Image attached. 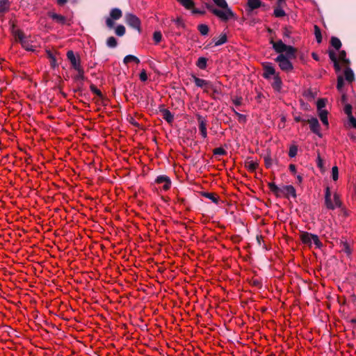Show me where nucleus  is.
<instances>
[{
    "instance_id": "obj_25",
    "label": "nucleus",
    "mask_w": 356,
    "mask_h": 356,
    "mask_svg": "<svg viewBox=\"0 0 356 356\" xmlns=\"http://www.w3.org/2000/svg\"><path fill=\"white\" fill-rule=\"evenodd\" d=\"M248 5L251 10L259 8L261 5L260 0H248Z\"/></svg>"
},
{
    "instance_id": "obj_16",
    "label": "nucleus",
    "mask_w": 356,
    "mask_h": 356,
    "mask_svg": "<svg viewBox=\"0 0 356 356\" xmlns=\"http://www.w3.org/2000/svg\"><path fill=\"white\" fill-rule=\"evenodd\" d=\"M282 80L278 74L273 76V81L272 82V87L275 90L280 91L282 88Z\"/></svg>"
},
{
    "instance_id": "obj_36",
    "label": "nucleus",
    "mask_w": 356,
    "mask_h": 356,
    "mask_svg": "<svg viewBox=\"0 0 356 356\" xmlns=\"http://www.w3.org/2000/svg\"><path fill=\"white\" fill-rule=\"evenodd\" d=\"M274 15L277 17H282L285 16V12L280 6L277 7L274 10Z\"/></svg>"
},
{
    "instance_id": "obj_44",
    "label": "nucleus",
    "mask_w": 356,
    "mask_h": 356,
    "mask_svg": "<svg viewBox=\"0 0 356 356\" xmlns=\"http://www.w3.org/2000/svg\"><path fill=\"white\" fill-rule=\"evenodd\" d=\"M47 54H48V57L51 60V65L53 67H55L56 65H57L56 64V59L55 56H54V54L50 51H47Z\"/></svg>"
},
{
    "instance_id": "obj_15",
    "label": "nucleus",
    "mask_w": 356,
    "mask_h": 356,
    "mask_svg": "<svg viewBox=\"0 0 356 356\" xmlns=\"http://www.w3.org/2000/svg\"><path fill=\"white\" fill-rule=\"evenodd\" d=\"M49 16L60 24H65L66 23V18L61 15L50 12L49 13Z\"/></svg>"
},
{
    "instance_id": "obj_51",
    "label": "nucleus",
    "mask_w": 356,
    "mask_h": 356,
    "mask_svg": "<svg viewBox=\"0 0 356 356\" xmlns=\"http://www.w3.org/2000/svg\"><path fill=\"white\" fill-rule=\"evenodd\" d=\"M268 186L270 191L275 193H277L279 191V188L275 183H269Z\"/></svg>"
},
{
    "instance_id": "obj_2",
    "label": "nucleus",
    "mask_w": 356,
    "mask_h": 356,
    "mask_svg": "<svg viewBox=\"0 0 356 356\" xmlns=\"http://www.w3.org/2000/svg\"><path fill=\"white\" fill-rule=\"evenodd\" d=\"M273 47L275 51L280 54L282 53L285 52L286 56L289 58H295L296 50L291 46H289L285 44L282 40H278L277 42H272Z\"/></svg>"
},
{
    "instance_id": "obj_54",
    "label": "nucleus",
    "mask_w": 356,
    "mask_h": 356,
    "mask_svg": "<svg viewBox=\"0 0 356 356\" xmlns=\"http://www.w3.org/2000/svg\"><path fill=\"white\" fill-rule=\"evenodd\" d=\"M342 244H343V248H342L343 251H344L348 254H350L351 250H350V248L349 245L348 244V243L347 242H343Z\"/></svg>"
},
{
    "instance_id": "obj_11",
    "label": "nucleus",
    "mask_w": 356,
    "mask_h": 356,
    "mask_svg": "<svg viewBox=\"0 0 356 356\" xmlns=\"http://www.w3.org/2000/svg\"><path fill=\"white\" fill-rule=\"evenodd\" d=\"M263 69H264V73L263 76L266 79H269L272 76H275V70L270 63H263Z\"/></svg>"
},
{
    "instance_id": "obj_22",
    "label": "nucleus",
    "mask_w": 356,
    "mask_h": 356,
    "mask_svg": "<svg viewBox=\"0 0 356 356\" xmlns=\"http://www.w3.org/2000/svg\"><path fill=\"white\" fill-rule=\"evenodd\" d=\"M344 76L346 80L348 82H352L355 79L354 73L353 70L349 67L346 68L344 71Z\"/></svg>"
},
{
    "instance_id": "obj_1",
    "label": "nucleus",
    "mask_w": 356,
    "mask_h": 356,
    "mask_svg": "<svg viewBox=\"0 0 356 356\" xmlns=\"http://www.w3.org/2000/svg\"><path fill=\"white\" fill-rule=\"evenodd\" d=\"M325 204L326 208L330 210L341 206L339 195L337 192L332 193L328 186L326 187L325 192Z\"/></svg>"
},
{
    "instance_id": "obj_18",
    "label": "nucleus",
    "mask_w": 356,
    "mask_h": 356,
    "mask_svg": "<svg viewBox=\"0 0 356 356\" xmlns=\"http://www.w3.org/2000/svg\"><path fill=\"white\" fill-rule=\"evenodd\" d=\"M227 41V35L225 33L221 34L218 38H214L213 39V42H214L215 46H220Z\"/></svg>"
},
{
    "instance_id": "obj_13",
    "label": "nucleus",
    "mask_w": 356,
    "mask_h": 356,
    "mask_svg": "<svg viewBox=\"0 0 356 356\" xmlns=\"http://www.w3.org/2000/svg\"><path fill=\"white\" fill-rule=\"evenodd\" d=\"M197 121L201 136L202 138H206L207 137V121L205 118L201 115L197 116Z\"/></svg>"
},
{
    "instance_id": "obj_14",
    "label": "nucleus",
    "mask_w": 356,
    "mask_h": 356,
    "mask_svg": "<svg viewBox=\"0 0 356 356\" xmlns=\"http://www.w3.org/2000/svg\"><path fill=\"white\" fill-rule=\"evenodd\" d=\"M162 118L168 123H171L174 120V115L172 113L166 108H162L160 110Z\"/></svg>"
},
{
    "instance_id": "obj_53",
    "label": "nucleus",
    "mask_w": 356,
    "mask_h": 356,
    "mask_svg": "<svg viewBox=\"0 0 356 356\" xmlns=\"http://www.w3.org/2000/svg\"><path fill=\"white\" fill-rule=\"evenodd\" d=\"M139 78H140V81H143V82H145L147 80L148 77H147L146 71L145 70H143L141 71V72L139 74Z\"/></svg>"
},
{
    "instance_id": "obj_17",
    "label": "nucleus",
    "mask_w": 356,
    "mask_h": 356,
    "mask_svg": "<svg viewBox=\"0 0 356 356\" xmlns=\"http://www.w3.org/2000/svg\"><path fill=\"white\" fill-rule=\"evenodd\" d=\"M329 57L330 60L334 63V67L337 72H339L341 70V67L337 61V58L336 56L335 52L333 51H329Z\"/></svg>"
},
{
    "instance_id": "obj_60",
    "label": "nucleus",
    "mask_w": 356,
    "mask_h": 356,
    "mask_svg": "<svg viewBox=\"0 0 356 356\" xmlns=\"http://www.w3.org/2000/svg\"><path fill=\"white\" fill-rule=\"evenodd\" d=\"M67 1V0H57V3L60 6L64 5Z\"/></svg>"
},
{
    "instance_id": "obj_8",
    "label": "nucleus",
    "mask_w": 356,
    "mask_h": 356,
    "mask_svg": "<svg viewBox=\"0 0 356 356\" xmlns=\"http://www.w3.org/2000/svg\"><path fill=\"white\" fill-rule=\"evenodd\" d=\"M307 123L309 124L310 130L319 137H322V134L320 129V124L316 118H311L307 120Z\"/></svg>"
},
{
    "instance_id": "obj_43",
    "label": "nucleus",
    "mask_w": 356,
    "mask_h": 356,
    "mask_svg": "<svg viewBox=\"0 0 356 356\" xmlns=\"http://www.w3.org/2000/svg\"><path fill=\"white\" fill-rule=\"evenodd\" d=\"M90 89L94 94L97 95L99 97H102V92L95 85H90Z\"/></svg>"
},
{
    "instance_id": "obj_49",
    "label": "nucleus",
    "mask_w": 356,
    "mask_h": 356,
    "mask_svg": "<svg viewBox=\"0 0 356 356\" xmlns=\"http://www.w3.org/2000/svg\"><path fill=\"white\" fill-rule=\"evenodd\" d=\"M344 113L350 116L352 115V106L350 104H346L343 108Z\"/></svg>"
},
{
    "instance_id": "obj_26",
    "label": "nucleus",
    "mask_w": 356,
    "mask_h": 356,
    "mask_svg": "<svg viewBox=\"0 0 356 356\" xmlns=\"http://www.w3.org/2000/svg\"><path fill=\"white\" fill-rule=\"evenodd\" d=\"M75 70L77 72V74L75 75L74 79L76 81H83L85 79L83 68L81 67Z\"/></svg>"
},
{
    "instance_id": "obj_6",
    "label": "nucleus",
    "mask_w": 356,
    "mask_h": 356,
    "mask_svg": "<svg viewBox=\"0 0 356 356\" xmlns=\"http://www.w3.org/2000/svg\"><path fill=\"white\" fill-rule=\"evenodd\" d=\"M122 16V11L119 8H113L110 12V17L106 19V24L109 29L114 26V20H118Z\"/></svg>"
},
{
    "instance_id": "obj_10",
    "label": "nucleus",
    "mask_w": 356,
    "mask_h": 356,
    "mask_svg": "<svg viewBox=\"0 0 356 356\" xmlns=\"http://www.w3.org/2000/svg\"><path fill=\"white\" fill-rule=\"evenodd\" d=\"M194 82L195 84L200 88H203L205 92H209L210 90V88H213V84L207 80L194 76Z\"/></svg>"
},
{
    "instance_id": "obj_55",
    "label": "nucleus",
    "mask_w": 356,
    "mask_h": 356,
    "mask_svg": "<svg viewBox=\"0 0 356 356\" xmlns=\"http://www.w3.org/2000/svg\"><path fill=\"white\" fill-rule=\"evenodd\" d=\"M174 22L178 27L184 26V22L181 18L178 17L177 19L174 20Z\"/></svg>"
},
{
    "instance_id": "obj_7",
    "label": "nucleus",
    "mask_w": 356,
    "mask_h": 356,
    "mask_svg": "<svg viewBox=\"0 0 356 356\" xmlns=\"http://www.w3.org/2000/svg\"><path fill=\"white\" fill-rule=\"evenodd\" d=\"M126 22L132 28L137 29L138 31H140V19L134 15L127 14L126 15Z\"/></svg>"
},
{
    "instance_id": "obj_5",
    "label": "nucleus",
    "mask_w": 356,
    "mask_h": 356,
    "mask_svg": "<svg viewBox=\"0 0 356 356\" xmlns=\"http://www.w3.org/2000/svg\"><path fill=\"white\" fill-rule=\"evenodd\" d=\"M278 63L280 69L285 72H289L293 70V65L289 61L288 58L284 54H280L275 59Z\"/></svg>"
},
{
    "instance_id": "obj_35",
    "label": "nucleus",
    "mask_w": 356,
    "mask_h": 356,
    "mask_svg": "<svg viewBox=\"0 0 356 356\" xmlns=\"http://www.w3.org/2000/svg\"><path fill=\"white\" fill-rule=\"evenodd\" d=\"M125 31V27L123 25H118L115 30V34L118 36H123Z\"/></svg>"
},
{
    "instance_id": "obj_27",
    "label": "nucleus",
    "mask_w": 356,
    "mask_h": 356,
    "mask_svg": "<svg viewBox=\"0 0 356 356\" xmlns=\"http://www.w3.org/2000/svg\"><path fill=\"white\" fill-rule=\"evenodd\" d=\"M13 35L17 40H18L20 43L23 40H25L26 38L24 36V33L20 30H15L13 31Z\"/></svg>"
},
{
    "instance_id": "obj_39",
    "label": "nucleus",
    "mask_w": 356,
    "mask_h": 356,
    "mask_svg": "<svg viewBox=\"0 0 356 356\" xmlns=\"http://www.w3.org/2000/svg\"><path fill=\"white\" fill-rule=\"evenodd\" d=\"M153 39L156 44L159 43L162 40V34L160 31H155L153 34Z\"/></svg>"
},
{
    "instance_id": "obj_41",
    "label": "nucleus",
    "mask_w": 356,
    "mask_h": 356,
    "mask_svg": "<svg viewBox=\"0 0 356 356\" xmlns=\"http://www.w3.org/2000/svg\"><path fill=\"white\" fill-rule=\"evenodd\" d=\"M246 166L248 167V168L250 170L254 171L257 169L258 164H257V163H256L253 161H250L246 163Z\"/></svg>"
},
{
    "instance_id": "obj_50",
    "label": "nucleus",
    "mask_w": 356,
    "mask_h": 356,
    "mask_svg": "<svg viewBox=\"0 0 356 356\" xmlns=\"http://www.w3.org/2000/svg\"><path fill=\"white\" fill-rule=\"evenodd\" d=\"M243 99L241 97H235L232 99V102L236 106H241Z\"/></svg>"
},
{
    "instance_id": "obj_12",
    "label": "nucleus",
    "mask_w": 356,
    "mask_h": 356,
    "mask_svg": "<svg viewBox=\"0 0 356 356\" xmlns=\"http://www.w3.org/2000/svg\"><path fill=\"white\" fill-rule=\"evenodd\" d=\"M155 182L158 184H162V188L164 191H168L171 186V181L170 178L165 175L157 177Z\"/></svg>"
},
{
    "instance_id": "obj_21",
    "label": "nucleus",
    "mask_w": 356,
    "mask_h": 356,
    "mask_svg": "<svg viewBox=\"0 0 356 356\" xmlns=\"http://www.w3.org/2000/svg\"><path fill=\"white\" fill-rule=\"evenodd\" d=\"M283 191L286 195H291L293 197H296V190L293 186L289 185L283 188Z\"/></svg>"
},
{
    "instance_id": "obj_61",
    "label": "nucleus",
    "mask_w": 356,
    "mask_h": 356,
    "mask_svg": "<svg viewBox=\"0 0 356 356\" xmlns=\"http://www.w3.org/2000/svg\"><path fill=\"white\" fill-rule=\"evenodd\" d=\"M312 58H313L315 60H319V57H318V56L316 53H312Z\"/></svg>"
},
{
    "instance_id": "obj_46",
    "label": "nucleus",
    "mask_w": 356,
    "mask_h": 356,
    "mask_svg": "<svg viewBox=\"0 0 356 356\" xmlns=\"http://www.w3.org/2000/svg\"><path fill=\"white\" fill-rule=\"evenodd\" d=\"M213 1L220 8H227V6H228L225 0H213Z\"/></svg>"
},
{
    "instance_id": "obj_52",
    "label": "nucleus",
    "mask_w": 356,
    "mask_h": 356,
    "mask_svg": "<svg viewBox=\"0 0 356 356\" xmlns=\"http://www.w3.org/2000/svg\"><path fill=\"white\" fill-rule=\"evenodd\" d=\"M323 237H325V238L327 241H328L329 239H332V238H335L334 234L332 232H331L330 233H329L328 232H325L323 234Z\"/></svg>"
},
{
    "instance_id": "obj_48",
    "label": "nucleus",
    "mask_w": 356,
    "mask_h": 356,
    "mask_svg": "<svg viewBox=\"0 0 356 356\" xmlns=\"http://www.w3.org/2000/svg\"><path fill=\"white\" fill-rule=\"evenodd\" d=\"M234 114L238 117V120L239 122H245V120H246V117L245 115H243V114H241L239 113H238L237 111H235V109H232Z\"/></svg>"
},
{
    "instance_id": "obj_3",
    "label": "nucleus",
    "mask_w": 356,
    "mask_h": 356,
    "mask_svg": "<svg viewBox=\"0 0 356 356\" xmlns=\"http://www.w3.org/2000/svg\"><path fill=\"white\" fill-rule=\"evenodd\" d=\"M300 237L302 242L309 247L312 246V243L315 245L316 248H321L323 246L318 236L316 234L309 232H302Z\"/></svg>"
},
{
    "instance_id": "obj_56",
    "label": "nucleus",
    "mask_w": 356,
    "mask_h": 356,
    "mask_svg": "<svg viewBox=\"0 0 356 356\" xmlns=\"http://www.w3.org/2000/svg\"><path fill=\"white\" fill-rule=\"evenodd\" d=\"M350 122L352 124L354 128H356V118H354L352 115L350 116H348Z\"/></svg>"
},
{
    "instance_id": "obj_4",
    "label": "nucleus",
    "mask_w": 356,
    "mask_h": 356,
    "mask_svg": "<svg viewBox=\"0 0 356 356\" xmlns=\"http://www.w3.org/2000/svg\"><path fill=\"white\" fill-rule=\"evenodd\" d=\"M222 9H218L213 7L210 8L211 11L215 15L218 17L223 21L228 20L234 16L232 11L227 6V8H221Z\"/></svg>"
},
{
    "instance_id": "obj_23",
    "label": "nucleus",
    "mask_w": 356,
    "mask_h": 356,
    "mask_svg": "<svg viewBox=\"0 0 356 356\" xmlns=\"http://www.w3.org/2000/svg\"><path fill=\"white\" fill-rule=\"evenodd\" d=\"M177 1L187 10H191L194 6V2L192 0H177Z\"/></svg>"
},
{
    "instance_id": "obj_29",
    "label": "nucleus",
    "mask_w": 356,
    "mask_h": 356,
    "mask_svg": "<svg viewBox=\"0 0 356 356\" xmlns=\"http://www.w3.org/2000/svg\"><path fill=\"white\" fill-rule=\"evenodd\" d=\"M331 44L337 50H339L341 47L340 40L336 37H332L331 38Z\"/></svg>"
},
{
    "instance_id": "obj_40",
    "label": "nucleus",
    "mask_w": 356,
    "mask_h": 356,
    "mask_svg": "<svg viewBox=\"0 0 356 356\" xmlns=\"http://www.w3.org/2000/svg\"><path fill=\"white\" fill-rule=\"evenodd\" d=\"M344 86V81H343V78L342 76H339L338 78H337V88L338 89V90L339 91H341L343 87Z\"/></svg>"
},
{
    "instance_id": "obj_45",
    "label": "nucleus",
    "mask_w": 356,
    "mask_h": 356,
    "mask_svg": "<svg viewBox=\"0 0 356 356\" xmlns=\"http://www.w3.org/2000/svg\"><path fill=\"white\" fill-rule=\"evenodd\" d=\"M332 176L334 181H337L339 177V170L337 166H334L332 168Z\"/></svg>"
},
{
    "instance_id": "obj_28",
    "label": "nucleus",
    "mask_w": 356,
    "mask_h": 356,
    "mask_svg": "<svg viewBox=\"0 0 356 356\" xmlns=\"http://www.w3.org/2000/svg\"><path fill=\"white\" fill-rule=\"evenodd\" d=\"M135 62L136 63H139L140 60L135 56L133 55H127L124 58L123 62L124 64H128L129 62Z\"/></svg>"
},
{
    "instance_id": "obj_38",
    "label": "nucleus",
    "mask_w": 356,
    "mask_h": 356,
    "mask_svg": "<svg viewBox=\"0 0 356 356\" xmlns=\"http://www.w3.org/2000/svg\"><path fill=\"white\" fill-rule=\"evenodd\" d=\"M298 153V147L296 145H291L289 148V156L291 158L295 157Z\"/></svg>"
},
{
    "instance_id": "obj_31",
    "label": "nucleus",
    "mask_w": 356,
    "mask_h": 356,
    "mask_svg": "<svg viewBox=\"0 0 356 356\" xmlns=\"http://www.w3.org/2000/svg\"><path fill=\"white\" fill-rule=\"evenodd\" d=\"M106 45L110 48H115L118 45L117 40L113 37H109L106 40Z\"/></svg>"
},
{
    "instance_id": "obj_30",
    "label": "nucleus",
    "mask_w": 356,
    "mask_h": 356,
    "mask_svg": "<svg viewBox=\"0 0 356 356\" xmlns=\"http://www.w3.org/2000/svg\"><path fill=\"white\" fill-rule=\"evenodd\" d=\"M23 48L29 51H33L35 50L34 47L29 42V41L26 39L23 40L21 43Z\"/></svg>"
},
{
    "instance_id": "obj_62",
    "label": "nucleus",
    "mask_w": 356,
    "mask_h": 356,
    "mask_svg": "<svg viewBox=\"0 0 356 356\" xmlns=\"http://www.w3.org/2000/svg\"><path fill=\"white\" fill-rule=\"evenodd\" d=\"M192 13L193 14H202V12H201L200 10L196 9V8L193 9Z\"/></svg>"
},
{
    "instance_id": "obj_57",
    "label": "nucleus",
    "mask_w": 356,
    "mask_h": 356,
    "mask_svg": "<svg viewBox=\"0 0 356 356\" xmlns=\"http://www.w3.org/2000/svg\"><path fill=\"white\" fill-rule=\"evenodd\" d=\"M317 165L321 168H323V161L322 159L320 157V156H318L317 158Z\"/></svg>"
},
{
    "instance_id": "obj_33",
    "label": "nucleus",
    "mask_w": 356,
    "mask_h": 356,
    "mask_svg": "<svg viewBox=\"0 0 356 356\" xmlns=\"http://www.w3.org/2000/svg\"><path fill=\"white\" fill-rule=\"evenodd\" d=\"M314 34L318 43H321L322 42V35L320 28L315 25L314 26Z\"/></svg>"
},
{
    "instance_id": "obj_37",
    "label": "nucleus",
    "mask_w": 356,
    "mask_h": 356,
    "mask_svg": "<svg viewBox=\"0 0 356 356\" xmlns=\"http://www.w3.org/2000/svg\"><path fill=\"white\" fill-rule=\"evenodd\" d=\"M339 58L344 64H346V65L349 64V60L346 58V54L345 51L343 50L339 52Z\"/></svg>"
},
{
    "instance_id": "obj_20",
    "label": "nucleus",
    "mask_w": 356,
    "mask_h": 356,
    "mask_svg": "<svg viewBox=\"0 0 356 356\" xmlns=\"http://www.w3.org/2000/svg\"><path fill=\"white\" fill-rule=\"evenodd\" d=\"M10 3L8 0H0V14H4L9 10Z\"/></svg>"
},
{
    "instance_id": "obj_32",
    "label": "nucleus",
    "mask_w": 356,
    "mask_h": 356,
    "mask_svg": "<svg viewBox=\"0 0 356 356\" xmlns=\"http://www.w3.org/2000/svg\"><path fill=\"white\" fill-rule=\"evenodd\" d=\"M197 29L202 35H207L209 30L208 26L204 24L198 25Z\"/></svg>"
},
{
    "instance_id": "obj_9",
    "label": "nucleus",
    "mask_w": 356,
    "mask_h": 356,
    "mask_svg": "<svg viewBox=\"0 0 356 356\" xmlns=\"http://www.w3.org/2000/svg\"><path fill=\"white\" fill-rule=\"evenodd\" d=\"M67 58L69 60V61L70 62L72 67L74 70H76V69L80 68V67H82L81 65L80 58H76L75 56L74 53L73 51L69 50L67 52Z\"/></svg>"
},
{
    "instance_id": "obj_64",
    "label": "nucleus",
    "mask_w": 356,
    "mask_h": 356,
    "mask_svg": "<svg viewBox=\"0 0 356 356\" xmlns=\"http://www.w3.org/2000/svg\"><path fill=\"white\" fill-rule=\"evenodd\" d=\"M297 180H298V183H301L302 181V177L300 175H298L297 176Z\"/></svg>"
},
{
    "instance_id": "obj_59",
    "label": "nucleus",
    "mask_w": 356,
    "mask_h": 356,
    "mask_svg": "<svg viewBox=\"0 0 356 356\" xmlns=\"http://www.w3.org/2000/svg\"><path fill=\"white\" fill-rule=\"evenodd\" d=\"M210 90H212L214 93H218V89L213 85V88H210Z\"/></svg>"
},
{
    "instance_id": "obj_34",
    "label": "nucleus",
    "mask_w": 356,
    "mask_h": 356,
    "mask_svg": "<svg viewBox=\"0 0 356 356\" xmlns=\"http://www.w3.org/2000/svg\"><path fill=\"white\" fill-rule=\"evenodd\" d=\"M207 59L204 57H200L198 58L197 62V66L202 70H204L207 67Z\"/></svg>"
},
{
    "instance_id": "obj_24",
    "label": "nucleus",
    "mask_w": 356,
    "mask_h": 356,
    "mask_svg": "<svg viewBox=\"0 0 356 356\" xmlns=\"http://www.w3.org/2000/svg\"><path fill=\"white\" fill-rule=\"evenodd\" d=\"M202 195L204 197H207V198L211 200L213 203H215V204L218 203L219 197L218 196H216L214 193L204 192V193H202Z\"/></svg>"
},
{
    "instance_id": "obj_63",
    "label": "nucleus",
    "mask_w": 356,
    "mask_h": 356,
    "mask_svg": "<svg viewBox=\"0 0 356 356\" xmlns=\"http://www.w3.org/2000/svg\"><path fill=\"white\" fill-rule=\"evenodd\" d=\"M341 102L343 103H345L346 102V96L345 95H343L341 97Z\"/></svg>"
},
{
    "instance_id": "obj_19",
    "label": "nucleus",
    "mask_w": 356,
    "mask_h": 356,
    "mask_svg": "<svg viewBox=\"0 0 356 356\" xmlns=\"http://www.w3.org/2000/svg\"><path fill=\"white\" fill-rule=\"evenodd\" d=\"M318 116L322 122V123L326 126L328 127L329 122L327 119V111L326 110H321L318 111Z\"/></svg>"
},
{
    "instance_id": "obj_42",
    "label": "nucleus",
    "mask_w": 356,
    "mask_h": 356,
    "mask_svg": "<svg viewBox=\"0 0 356 356\" xmlns=\"http://www.w3.org/2000/svg\"><path fill=\"white\" fill-rule=\"evenodd\" d=\"M326 105V101L324 99H320L317 101V109L318 111L324 110L323 108Z\"/></svg>"
},
{
    "instance_id": "obj_47",
    "label": "nucleus",
    "mask_w": 356,
    "mask_h": 356,
    "mask_svg": "<svg viewBox=\"0 0 356 356\" xmlns=\"http://www.w3.org/2000/svg\"><path fill=\"white\" fill-rule=\"evenodd\" d=\"M213 154L219 156L225 155L226 154V151L222 147H218L214 149Z\"/></svg>"
},
{
    "instance_id": "obj_58",
    "label": "nucleus",
    "mask_w": 356,
    "mask_h": 356,
    "mask_svg": "<svg viewBox=\"0 0 356 356\" xmlns=\"http://www.w3.org/2000/svg\"><path fill=\"white\" fill-rule=\"evenodd\" d=\"M289 170L292 172V173H296V167L294 164H290L289 165Z\"/></svg>"
}]
</instances>
